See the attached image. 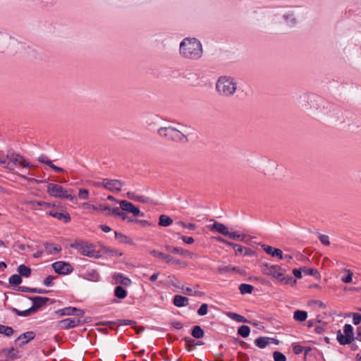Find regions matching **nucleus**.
I'll return each instance as SVG.
<instances>
[{
	"instance_id": "a19ab883",
	"label": "nucleus",
	"mask_w": 361,
	"mask_h": 361,
	"mask_svg": "<svg viewBox=\"0 0 361 361\" xmlns=\"http://www.w3.org/2000/svg\"><path fill=\"white\" fill-rule=\"evenodd\" d=\"M14 334V330L11 326L0 324V334L11 337Z\"/></svg>"
},
{
	"instance_id": "79ce46f5",
	"label": "nucleus",
	"mask_w": 361,
	"mask_h": 361,
	"mask_svg": "<svg viewBox=\"0 0 361 361\" xmlns=\"http://www.w3.org/2000/svg\"><path fill=\"white\" fill-rule=\"evenodd\" d=\"M22 281V277L20 276V275L17 274L11 275L8 279V282L11 286H19Z\"/></svg>"
},
{
	"instance_id": "680f3d73",
	"label": "nucleus",
	"mask_w": 361,
	"mask_h": 361,
	"mask_svg": "<svg viewBox=\"0 0 361 361\" xmlns=\"http://www.w3.org/2000/svg\"><path fill=\"white\" fill-rule=\"evenodd\" d=\"M40 163L44 164L47 166H49V164H51V161L49 159V158L44 155L42 154L38 157L37 159Z\"/></svg>"
},
{
	"instance_id": "39448f33",
	"label": "nucleus",
	"mask_w": 361,
	"mask_h": 361,
	"mask_svg": "<svg viewBox=\"0 0 361 361\" xmlns=\"http://www.w3.org/2000/svg\"><path fill=\"white\" fill-rule=\"evenodd\" d=\"M6 158L8 159V161L4 167L10 171H13L18 164L26 169L32 166V164L27 162L23 156L13 152L8 151Z\"/></svg>"
},
{
	"instance_id": "69168bd1",
	"label": "nucleus",
	"mask_w": 361,
	"mask_h": 361,
	"mask_svg": "<svg viewBox=\"0 0 361 361\" xmlns=\"http://www.w3.org/2000/svg\"><path fill=\"white\" fill-rule=\"evenodd\" d=\"M36 204L38 206L45 207H49V208L56 207L55 203H50V202H44V201H37Z\"/></svg>"
},
{
	"instance_id": "c9c22d12",
	"label": "nucleus",
	"mask_w": 361,
	"mask_h": 361,
	"mask_svg": "<svg viewBox=\"0 0 361 361\" xmlns=\"http://www.w3.org/2000/svg\"><path fill=\"white\" fill-rule=\"evenodd\" d=\"M114 234L116 239H117L120 243L134 245L133 241L127 235L117 231H115Z\"/></svg>"
},
{
	"instance_id": "774afa93",
	"label": "nucleus",
	"mask_w": 361,
	"mask_h": 361,
	"mask_svg": "<svg viewBox=\"0 0 361 361\" xmlns=\"http://www.w3.org/2000/svg\"><path fill=\"white\" fill-rule=\"evenodd\" d=\"M293 350L295 354L299 355L303 351L304 347L299 344H295L293 347Z\"/></svg>"
},
{
	"instance_id": "6e6d98bb",
	"label": "nucleus",
	"mask_w": 361,
	"mask_h": 361,
	"mask_svg": "<svg viewBox=\"0 0 361 361\" xmlns=\"http://www.w3.org/2000/svg\"><path fill=\"white\" fill-rule=\"evenodd\" d=\"M348 316H352L353 322L355 325H359L361 323V314L353 312L350 313Z\"/></svg>"
},
{
	"instance_id": "4be33fe9",
	"label": "nucleus",
	"mask_w": 361,
	"mask_h": 361,
	"mask_svg": "<svg viewBox=\"0 0 361 361\" xmlns=\"http://www.w3.org/2000/svg\"><path fill=\"white\" fill-rule=\"evenodd\" d=\"M178 132V130L174 127L169 126V127H161L158 129V134L164 137H171V133Z\"/></svg>"
},
{
	"instance_id": "7ed1b4c3",
	"label": "nucleus",
	"mask_w": 361,
	"mask_h": 361,
	"mask_svg": "<svg viewBox=\"0 0 361 361\" xmlns=\"http://www.w3.org/2000/svg\"><path fill=\"white\" fill-rule=\"evenodd\" d=\"M237 84L230 76H221L216 84V91L226 97L232 96L236 91Z\"/></svg>"
},
{
	"instance_id": "a211bd4d",
	"label": "nucleus",
	"mask_w": 361,
	"mask_h": 361,
	"mask_svg": "<svg viewBox=\"0 0 361 361\" xmlns=\"http://www.w3.org/2000/svg\"><path fill=\"white\" fill-rule=\"evenodd\" d=\"M113 279H114L116 283L117 284H120L123 286H126V287H128L131 285V280L125 276L123 274L121 273H116V274H114V276H113Z\"/></svg>"
},
{
	"instance_id": "58836bf2",
	"label": "nucleus",
	"mask_w": 361,
	"mask_h": 361,
	"mask_svg": "<svg viewBox=\"0 0 361 361\" xmlns=\"http://www.w3.org/2000/svg\"><path fill=\"white\" fill-rule=\"evenodd\" d=\"M44 246L49 254L59 253L61 251V247L59 245L54 246V244L49 243H44Z\"/></svg>"
},
{
	"instance_id": "dca6fc26",
	"label": "nucleus",
	"mask_w": 361,
	"mask_h": 361,
	"mask_svg": "<svg viewBox=\"0 0 361 361\" xmlns=\"http://www.w3.org/2000/svg\"><path fill=\"white\" fill-rule=\"evenodd\" d=\"M262 247L264 251L271 257H277L279 259H283V254L281 250L264 244L262 245Z\"/></svg>"
},
{
	"instance_id": "09e8293b",
	"label": "nucleus",
	"mask_w": 361,
	"mask_h": 361,
	"mask_svg": "<svg viewBox=\"0 0 361 361\" xmlns=\"http://www.w3.org/2000/svg\"><path fill=\"white\" fill-rule=\"evenodd\" d=\"M226 236L234 240L242 241V240H245L244 234H239L237 231L231 232L228 230Z\"/></svg>"
},
{
	"instance_id": "f257e3e1",
	"label": "nucleus",
	"mask_w": 361,
	"mask_h": 361,
	"mask_svg": "<svg viewBox=\"0 0 361 361\" xmlns=\"http://www.w3.org/2000/svg\"><path fill=\"white\" fill-rule=\"evenodd\" d=\"M180 54L185 58L197 60L202 57L203 49L201 42L195 37H185L180 43Z\"/></svg>"
},
{
	"instance_id": "864d4df0",
	"label": "nucleus",
	"mask_w": 361,
	"mask_h": 361,
	"mask_svg": "<svg viewBox=\"0 0 361 361\" xmlns=\"http://www.w3.org/2000/svg\"><path fill=\"white\" fill-rule=\"evenodd\" d=\"M273 358L274 361H286V357L280 351H274L273 353Z\"/></svg>"
},
{
	"instance_id": "9b49d317",
	"label": "nucleus",
	"mask_w": 361,
	"mask_h": 361,
	"mask_svg": "<svg viewBox=\"0 0 361 361\" xmlns=\"http://www.w3.org/2000/svg\"><path fill=\"white\" fill-rule=\"evenodd\" d=\"M84 322L85 320H81L80 318H67L59 321L58 326L62 329H69L82 324Z\"/></svg>"
},
{
	"instance_id": "2f4dec72",
	"label": "nucleus",
	"mask_w": 361,
	"mask_h": 361,
	"mask_svg": "<svg viewBox=\"0 0 361 361\" xmlns=\"http://www.w3.org/2000/svg\"><path fill=\"white\" fill-rule=\"evenodd\" d=\"M17 271L20 276L28 278L32 273V269L25 264H20L18 267Z\"/></svg>"
},
{
	"instance_id": "cd10ccee",
	"label": "nucleus",
	"mask_w": 361,
	"mask_h": 361,
	"mask_svg": "<svg viewBox=\"0 0 361 361\" xmlns=\"http://www.w3.org/2000/svg\"><path fill=\"white\" fill-rule=\"evenodd\" d=\"M190 334L195 338L200 339L204 337V331L200 326L195 325L191 329Z\"/></svg>"
},
{
	"instance_id": "338daca9",
	"label": "nucleus",
	"mask_w": 361,
	"mask_h": 361,
	"mask_svg": "<svg viewBox=\"0 0 361 361\" xmlns=\"http://www.w3.org/2000/svg\"><path fill=\"white\" fill-rule=\"evenodd\" d=\"M237 358H238V361H248L249 360L248 355L246 353H242V352L238 353Z\"/></svg>"
},
{
	"instance_id": "6ab92c4d",
	"label": "nucleus",
	"mask_w": 361,
	"mask_h": 361,
	"mask_svg": "<svg viewBox=\"0 0 361 361\" xmlns=\"http://www.w3.org/2000/svg\"><path fill=\"white\" fill-rule=\"evenodd\" d=\"M126 196L128 199H130L131 200L138 201V202H142V203H150V204L154 203L153 200L151 198H149L148 197H145V196L137 195L133 192H128L126 193Z\"/></svg>"
},
{
	"instance_id": "393cba45",
	"label": "nucleus",
	"mask_w": 361,
	"mask_h": 361,
	"mask_svg": "<svg viewBox=\"0 0 361 361\" xmlns=\"http://www.w3.org/2000/svg\"><path fill=\"white\" fill-rule=\"evenodd\" d=\"M226 315L229 317L230 319L237 322H242V323H251L250 321L247 319L245 317L238 314L235 312H227L226 313Z\"/></svg>"
},
{
	"instance_id": "ea45409f",
	"label": "nucleus",
	"mask_w": 361,
	"mask_h": 361,
	"mask_svg": "<svg viewBox=\"0 0 361 361\" xmlns=\"http://www.w3.org/2000/svg\"><path fill=\"white\" fill-rule=\"evenodd\" d=\"M254 290V287L247 283H241L239 286V290L240 294L245 295V294H251Z\"/></svg>"
},
{
	"instance_id": "b1692460",
	"label": "nucleus",
	"mask_w": 361,
	"mask_h": 361,
	"mask_svg": "<svg viewBox=\"0 0 361 361\" xmlns=\"http://www.w3.org/2000/svg\"><path fill=\"white\" fill-rule=\"evenodd\" d=\"M270 337L260 336L255 340L254 343L257 347L263 349L270 344Z\"/></svg>"
},
{
	"instance_id": "aec40b11",
	"label": "nucleus",
	"mask_w": 361,
	"mask_h": 361,
	"mask_svg": "<svg viewBox=\"0 0 361 361\" xmlns=\"http://www.w3.org/2000/svg\"><path fill=\"white\" fill-rule=\"evenodd\" d=\"M48 214L59 220L63 221L65 223H68L69 221H71V219L69 214L56 212L55 210H50L48 212Z\"/></svg>"
},
{
	"instance_id": "5fc2aeb1",
	"label": "nucleus",
	"mask_w": 361,
	"mask_h": 361,
	"mask_svg": "<svg viewBox=\"0 0 361 361\" xmlns=\"http://www.w3.org/2000/svg\"><path fill=\"white\" fill-rule=\"evenodd\" d=\"M57 276L49 275L44 279L43 284L47 287H51L54 286L53 281L56 279Z\"/></svg>"
},
{
	"instance_id": "72a5a7b5",
	"label": "nucleus",
	"mask_w": 361,
	"mask_h": 361,
	"mask_svg": "<svg viewBox=\"0 0 361 361\" xmlns=\"http://www.w3.org/2000/svg\"><path fill=\"white\" fill-rule=\"evenodd\" d=\"M307 318V312L305 310H297L293 312V319L295 321L302 322Z\"/></svg>"
},
{
	"instance_id": "423d86ee",
	"label": "nucleus",
	"mask_w": 361,
	"mask_h": 361,
	"mask_svg": "<svg viewBox=\"0 0 361 361\" xmlns=\"http://www.w3.org/2000/svg\"><path fill=\"white\" fill-rule=\"evenodd\" d=\"M21 297L27 298L28 300L32 301V305L30 307L31 310L32 314H35L42 307L47 305L48 302H50L51 303L55 302V300L53 299H51L47 297H42V296H28V295H20Z\"/></svg>"
},
{
	"instance_id": "603ef678",
	"label": "nucleus",
	"mask_w": 361,
	"mask_h": 361,
	"mask_svg": "<svg viewBox=\"0 0 361 361\" xmlns=\"http://www.w3.org/2000/svg\"><path fill=\"white\" fill-rule=\"evenodd\" d=\"M347 274L341 278L342 282L349 283L352 282L353 274L350 269H345Z\"/></svg>"
},
{
	"instance_id": "e2e57ef3",
	"label": "nucleus",
	"mask_w": 361,
	"mask_h": 361,
	"mask_svg": "<svg viewBox=\"0 0 361 361\" xmlns=\"http://www.w3.org/2000/svg\"><path fill=\"white\" fill-rule=\"evenodd\" d=\"M308 305L310 306H314L318 305L320 308H324L326 307L325 304L323 303L322 301L316 300H312L308 301Z\"/></svg>"
},
{
	"instance_id": "13d9d810",
	"label": "nucleus",
	"mask_w": 361,
	"mask_h": 361,
	"mask_svg": "<svg viewBox=\"0 0 361 361\" xmlns=\"http://www.w3.org/2000/svg\"><path fill=\"white\" fill-rule=\"evenodd\" d=\"M89 191L85 188H80L78 192V196L82 200H87L88 198Z\"/></svg>"
},
{
	"instance_id": "a18cd8bd",
	"label": "nucleus",
	"mask_w": 361,
	"mask_h": 361,
	"mask_svg": "<svg viewBox=\"0 0 361 361\" xmlns=\"http://www.w3.org/2000/svg\"><path fill=\"white\" fill-rule=\"evenodd\" d=\"M238 334L243 338H247L249 336L250 333V329L247 325H241L238 329Z\"/></svg>"
},
{
	"instance_id": "2eb2a0df",
	"label": "nucleus",
	"mask_w": 361,
	"mask_h": 361,
	"mask_svg": "<svg viewBox=\"0 0 361 361\" xmlns=\"http://www.w3.org/2000/svg\"><path fill=\"white\" fill-rule=\"evenodd\" d=\"M35 333L32 331H26L22 334H20L16 340L15 343L18 344V342L21 341L20 343H18L19 347H23L26 344H27L30 341L33 340L35 338Z\"/></svg>"
},
{
	"instance_id": "c85d7f7f",
	"label": "nucleus",
	"mask_w": 361,
	"mask_h": 361,
	"mask_svg": "<svg viewBox=\"0 0 361 361\" xmlns=\"http://www.w3.org/2000/svg\"><path fill=\"white\" fill-rule=\"evenodd\" d=\"M134 323H135L134 321L130 319H118L116 322H105L103 323V324L112 328L111 326L115 324H117L118 326H126Z\"/></svg>"
},
{
	"instance_id": "f03ea898",
	"label": "nucleus",
	"mask_w": 361,
	"mask_h": 361,
	"mask_svg": "<svg viewBox=\"0 0 361 361\" xmlns=\"http://www.w3.org/2000/svg\"><path fill=\"white\" fill-rule=\"evenodd\" d=\"M336 340L341 345H346L354 342L355 340L361 341V326L356 329L354 332V328L351 324H345L341 330L336 331Z\"/></svg>"
},
{
	"instance_id": "20e7f679",
	"label": "nucleus",
	"mask_w": 361,
	"mask_h": 361,
	"mask_svg": "<svg viewBox=\"0 0 361 361\" xmlns=\"http://www.w3.org/2000/svg\"><path fill=\"white\" fill-rule=\"evenodd\" d=\"M47 188V192L52 197L56 198L68 199L73 202H75L77 201L75 195L68 194V190L60 185L49 183Z\"/></svg>"
},
{
	"instance_id": "de8ad7c7",
	"label": "nucleus",
	"mask_w": 361,
	"mask_h": 361,
	"mask_svg": "<svg viewBox=\"0 0 361 361\" xmlns=\"http://www.w3.org/2000/svg\"><path fill=\"white\" fill-rule=\"evenodd\" d=\"M183 340L185 341V347L186 350L189 352L192 351L195 348V340L192 339L188 336L184 337Z\"/></svg>"
},
{
	"instance_id": "f8f14e48",
	"label": "nucleus",
	"mask_w": 361,
	"mask_h": 361,
	"mask_svg": "<svg viewBox=\"0 0 361 361\" xmlns=\"http://www.w3.org/2000/svg\"><path fill=\"white\" fill-rule=\"evenodd\" d=\"M124 185V183L120 180L116 179H104L103 187L111 192H118L121 190V186Z\"/></svg>"
},
{
	"instance_id": "f704fd0d",
	"label": "nucleus",
	"mask_w": 361,
	"mask_h": 361,
	"mask_svg": "<svg viewBox=\"0 0 361 361\" xmlns=\"http://www.w3.org/2000/svg\"><path fill=\"white\" fill-rule=\"evenodd\" d=\"M173 223V219L166 215V214H161L159 216V226H163V227H167L169 226H170L171 224H172Z\"/></svg>"
},
{
	"instance_id": "052dcab7",
	"label": "nucleus",
	"mask_w": 361,
	"mask_h": 361,
	"mask_svg": "<svg viewBox=\"0 0 361 361\" xmlns=\"http://www.w3.org/2000/svg\"><path fill=\"white\" fill-rule=\"evenodd\" d=\"M318 238H319L320 242L323 245H330V241H329L328 235H324V234H319Z\"/></svg>"
},
{
	"instance_id": "0eeeda50",
	"label": "nucleus",
	"mask_w": 361,
	"mask_h": 361,
	"mask_svg": "<svg viewBox=\"0 0 361 361\" xmlns=\"http://www.w3.org/2000/svg\"><path fill=\"white\" fill-rule=\"evenodd\" d=\"M262 272L263 274L271 276L275 279H278L282 274H285L286 270L279 265H272L267 262H262Z\"/></svg>"
},
{
	"instance_id": "0e129e2a",
	"label": "nucleus",
	"mask_w": 361,
	"mask_h": 361,
	"mask_svg": "<svg viewBox=\"0 0 361 361\" xmlns=\"http://www.w3.org/2000/svg\"><path fill=\"white\" fill-rule=\"evenodd\" d=\"M233 249L235 251V254L236 255H243L245 247H243L240 245L236 244V246H234Z\"/></svg>"
},
{
	"instance_id": "bb28decb",
	"label": "nucleus",
	"mask_w": 361,
	"mask_h": 361,
	"mask_svg": "<svg viewBox=\"0 0 361 361\" xmlns=\"http://www.w3.org/2000/svg\"><path fill=\"white\" fill-rule=\"evenodd\" d=\"M277 281L281 283L290 285L292 287H293L297 283L296 279H295L293 276H285L284 274H282L281 276L278 278Z\"/></svg>"
},
{
	"instance_id": "e433bc0d",
	"label": "nucleus",
	"mask_w": 361,
	"mask_h": 361,
	"mask_svg": "<svg viewBox=\"0 0 361 361\" xmlns=\"http://www.w3.org/2000/svg\"><path fill=\"white\" fill-rule=\"evenodd\" d=\"M114 294L118 299H124L127 296L128 292L123 286H116Z\"/></svg>"
},
{
	"instance_id": "8fccbe9b",
	"label": "nucleus",
	"mask_w": 361,
	"mask_h": 361,
	"mask_svg": "<svg viewBox=\"0 0 361 361\" xmlns=\"http://www.w3.org/2000/svg\"><path fill=\"white\" fill-rule=\"evenodd\" d=\"M128 223L137 224L144 227L150 226L152 225V223H150L149 221H148L147 220H140V219H133V217H130L128 219Z\"/></svg>"
},
{
	"instance_id": "473e14b6",
	"label": "nucleus",
	"mask_w": 361,
	"mask_h": 361,
	"mask_svg": "<svg viewBox=\"0 0 361 361\" xmlns=\"http://www.w3.org/2000/svg\"><path fill=\"white\" fill-rule=\"evenodd\" d=\"M93 253H95V249L92 244L84 245L83 247H81V254L83 256L92 257Z\"/></svg>"
},
{
	"instance_id": "412c9836",
	"label": "nucleus",
	"mask_w": 361,
	"mask_h": 361,
	"mask_svg": "<svg viewBox=\"0 0 361 361\" xmlns=\"http://www.w3.org/2000/svg\"><path fill=\"white\" fill-rule=\"evenodd\" d=\"M5 308L11 310L12 312L16 314L18 316H20V317H29V316L33 314L30 308L25 310H19L16 309V307L8 305L6 303H5Z\"/></svg>"
},
{
	"instance_id": "bf43d9fd",
	"label": "nucleus",
	"mask_w": 361,
	"mask_h": 361,
	"mask_svg": "<svg viewBox=\"0 0 361 361\" xmlns=\"http://www.w3.org/2000/svg\"><path fill=\"white\" fill-rule=\"evenodd\" d=\"M255 237L249 236L247 235L244 234V239L242 240L243 242L245 243L247 245H252L253 244H256L257 243L254 240L255 239Z\"/></svg>"
},
{
	"instance_id": "5701e85b",
	"label": "nucleus",
	"mask_w": 361,
	"mask_h": 361,
	"mask_svg": "<svg viewBox=\"0 0 361 361\" xmlns=\"http://www.w3.org/2000/svg\"><path fill=\"white\" fill-rule=\"evenodd\" d=\"M173 303L178 307H185L188 304V298L180 295H176L173 296Z\"/></svg>"
},
{
	"instance_id": "3c124183",
	"label": "nucleus",
	"mask_w": 361,
	"mask_h": 361,
	"mask_svg": "<svg viewBox=\"0 0 361 361\" xmlns=\"http://www.w3.org/2000/svg\"><path fill=\"white\" fill-rule=\"evenodd\" d=\"M171 137H168L167 139L173 141H180L183 137H185V135L179 130L178 132L171 133Z\"/></svg>"
},
{
	"instance_id": "a878e982",
	"label": "nucleus",
	"mask_w": 361,
	"mask_h": 361,
	"mask_svg": "<svg viewBox=\"0 0 361 361\" xmlns=\"http://www.w3.org/2000/svg\"><path fill=\"white\" fill-rule=\"evenodd\" d=\"M150 254L154 257H157L161 259L165 260L167 264H170L172 262L173 257L169 255L164 254L161 252L157 251L156 250H152L150 251Z\"/></svg>"
},
{
	"instance_id": "4d7b16f0",
	"label": "nucleus",
	"mask_w": 361,
	"mask_h": 361,
	"mask_svg": "<svg viewBox=\"0 0 361 361\" xmlns=\"http://www.w3.org/2000/svg\"><path fill=\"white\" fill-rule=\"evenodd\" d=\"M208 312V305L206 303H202L200 308L197 310V314L200 316H204L207 314Z\"/></svg>"
},
{
	"instance_id": "4c0bfd02",
	"label": "nucleus",
	"mask_w": 361,
	"mask_h": 361,
	"mask_svg": "<svg viewBox=\"0 0 361 361\" xmlns=\"http://www.w3.org/2000/svg\"><path fill=\"white\" fill-rule=\"evenodd\" d=\"M84 205L87 207V208H91L93 210H95V211H100V212H104V211H110V207L109 205H106V204H98V205H94V204H91L90 203H87V202H85L84 203Z\"/></svg>"
},
{
	"instance_id": "7c9ffc66",
	"label": "nucleus",
	"mask_w": 361,
	"mask_h": 361,
	"mask_svg": "<svg viewBox=\"0 0 361 361\" xmlns=\"http://www.w3.org/2000/svg\"><path fill=\"white\" fill-rule=\"evenodd\" d=\"M2 351L7 358L11 360L18 359L20 357L18 352L15 353V349L13 347L10 348H4Z\"/></svg>"
},
{
	"instance_id": "f3484780",
	"label": "nucleus",
	"mask_w": 361,
	"mask_h": 361,
	"mask_svg": "<svg viewBox=\"0 0 361 361\" xmlns=\"http://www.w3.org/2000/svg\"><path fill=\"white\" fill-rule=\"evenodd\" d=\"M165 249L169 252H171L174 255H180L184 257H188L191 258L192 256V253L187 250L182 249L178 247H172L171 245H166Z\"/></svg>"
},
{
	"instance_id": "9d476101",
	"label": "nucleus",
	"mask_w": 361,
	"mask_h": 361,
	"mask_svg": "<svg viewBox=\"0 0 361 361\" xmlns=\"http://www.w3.org/2000/svg\"><path fill=\"white\" fill-rule=\"evenodd\" d=\"M56 314L61 317L63 316H76L80 317H83L85 311L83 310L75 307H67L61 310H58L55 312Z\"/></svg>"
},
{
	"instance_id": "c756f323",
	"label": "nucleus",
	"mask_w": 361,
	"mask_h": 361,
	"mask_svg": "<svg viewBox=\"0 0 361 361\" xmlns=\"http://www.w3.org/2000/svg\"><path fill=\"white\" fill-rule=\"evenodd\" d=\"M104 253L109 255L112 257H118L123 255V252H120L118 250L111 248L109 247H106L104 245H100Z\"/></svg>"
},
{
	"instance_id": "6e6552de",
	"label": "nucleus",
	"mask_w": 361,
	"mask_h": 361,
	"mask_svg": "<svg viewBox=\"0 0 361 361\" xmlns=\"http://www.w3.org/2000/svg\"><path fill=\"white\" fill-rule=\"evenodd\" d=\"M54 271L60 275H67L71 274L74 269L69 262L64 261H57L51 264Z\"/></svg>"
},
{
	"instance_id": "37998d69",
	"label": "nucleus",
	"mask_w": 361,
	"mask_h": 361,
	"mask_svg": "<svg viewBox=\"0 0 361 361\" xmlns=\"http://www.w3.org/2000/svg\"><path fill=\"white\" fill-rule=\"evenodd\" d=\"M85 279L92 281H99L100 276L97 271L91 270L85 274Z\"/></svg>"
},
{
	"instance_id": "49530a36",
	"label": "nucleus",
	"mask_w": 361,
	"mask_h": 361,
	"mask_svg": "<svg viewBox=\"0 0 361 361\" xmlns=\"http://www.w3.org/2000/svg\"><path fill=\"white\" fill-rule=\"evenodd\" d=\"M302 272L306 275L313 276L314 277L320 276L319 273L317 269L308 268L307 267H301Z\"/></svg>"
},
{
	"instance_id": "4468645a",
	"label": "nucleus",
	"mask_w": 361,
	"mask_h": 361,
	"mask_svg": "<svg viewBox=\"0 0 361 361\" xmlns=\"http://www.w3.org/2000/svg\"><path fill=\"white\" fill-rule=\"evenodd\" d=\"M209 221L213 222L212 224L208 226V228L211 231L219 233L224 236L226 235L228 228L226 225L214 219H210Z\"/></svg>"
},
{
	"instance_id": "ddd939ff",
	"label": "nucleus",
	"mask_w": 361,
	"mask_h": 361,
	"mask_svg": "<svg viewBox=\"0 0 361 361\" xmlns=\"http://www.w3.org/2000/svg\"><path fill=\"white\" fill-rule=\"evenodd\" d=\"M16 40L10 35L6 32L0 31V52L4 53Z\"/></svg>"
},
{
	"instance_id": "c03bdc74",
	"label": "nucleus",
	"mask_w": 361,
	"mask_h": 361,
	"mask_svg": "<svg viewBox=\"0 0 361 361\" xmlns=\"http://www.w3.org/2000/svg\"><path fill=\"white\" fill-rule=\"evenodd\" d=\"M283 18L290 26H293L296 24V18L292 12H288L283 16Z\"/></svg>"
},
{
	"instance_id": "1a4fd4ad",
	"label": "nucleus",
	"mask_w": 361,
	"mask_h": 361,
	"mask_svg": "<svg viewBox=\"0 0 361 361\" xmlns=\"http://www.w3.org/2000/svg\"><path fill=\"white\" fill-rule=\"evenodd\" d=\"M121 210L132 214L134 216H145V214L140 212L139 207L134 205L132 202L123 200L118 201Z\"/></svg>"
}]
</instances>
